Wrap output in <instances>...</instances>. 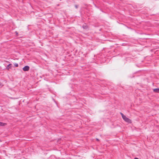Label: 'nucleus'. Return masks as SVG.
I'll return each instance as SVG.
<instances>
[{"instance_id":"obj_1","label":"nucleus","mask_w":159,"mask_h":159,"mask_svg":"<svg viewBox=\"0 0 159 159\" xmlns=\"http://www.w3.org/2000/svg\"><path fill=\"white\" fill-rule=\"evenodd\" d=\"M122 118L125 121L128 123H131V120L128 118L126 117L125 116H123Z\"/></svg>"},{"instance_id":"obj_2","label":"nucleus","mask_w":159,"mask_h":159,"mask_svg":"<svg viewBox=\"0 0 159 159\" xmlns=\"http://www.w3.org/2000/svg\"><path fill=\"white\" fill-rule=\"evenodd\" d=\"M22 69L23 70L25 71H28L30 69V67L28 66H26L24 67Z\"/></svg>"},{"instance_id":"obj_3","label":"nucleus","mask_w":159,"mask_h":159,"mask_svg":"<svg viewBox=\"0 0 159 159\" xmlns=\"http://www.w3.org/2000/svg\"><path fill=\"white\" fill-rule=\"evenodd\" d=\"M12 65L11 64H9L6 67V69L9 70V69L11 68Z\"/></svg>"},{"instance_id":"obj_4","label":"nucleus","mask_w":159,"mask_h":159,"mask_svg":"<svg viewBox=\"0 0 159 159\" xmlns=\"http://www.w3.org/2000/svg\"><path fill=\"white\" fill-rule=\"evenodd\" d=\"M153 91L156 93H159V88L154 89H153Z\"/></svg>"},{"instance_id":"obj_5","label":"nucleus","mask_w":159,"mask_h":159,"mask_svg":"<svg viewBox=\"0 0 159 159\" xmlns=\"http://www.w3.org/2000/svg\"><path fill=\"white\" fill-rule=\"evenodd\" d=\"M6 125V124L5 123H2L0 122V126H4Z\"/></svg>"},{"instance_id":"obj_6","label":"nucleus","mask_w":159,"mask_h":159,"mask_svg":"<svg viewBox=\"0 0 159 159\" xmlns=\"http://www.w3.org/2000/svg\"><path fill=\"white\" fill-rule=\"evenodd\" d=\"M82 27L84 29H87L88 28V27L86 25H83L82 26Z\"/></svg>"},{"instance_id":"obj_7","label":"nucleus","mask_w":159,"mask_h":159,"mask_svg":"<svg viewBox=\"0 0 159 159\" xmlns=\"http://www.w3.org/2000/svg\"><path fill=\"white\" fill-rule=\"evenodd\" d=\"M14 66L16 67H17L18 66V63H15L14 64Z\"/></svg>"},{"instance_id":"obj_8","label":"nucleus","mask_w":159,"mask_h":159,"mask_svg":"<svg viewBox=\"0 0 159 159\" xmlns=\"http://www.w3.org/2000/svg\"><path fill=\"white\" fill-rule=\"evenodd\" d=\"M120 114H121V116H122V118H123V116H125V115H123V114L122 113H120Z\"/></svg>"},{"instance_id":"obj_9","label":"nucleus","mask_w":159,"mask_h":159,"mask_svg":"<svg viewBox=\"0 0 159 159\" xmlns=\"http://www.w3.org/2000/svg\"><path fill=\"white\" fill-rule=\"evenodd\" d=\"M78 6L77 5H75V7L76 8H78Z\"/></svg>"},{"instance_id":"obj_10","label":"nucleus","mask_w":159,"mask_h":159,"mask_svg":"<svg viewBox=\"0 0 159 159\" xmlns=\"http://www.w3.org/2000/svg\"><path fill=\"white\" fill-rule=\"evenodd\" d=\"M134 159H139V158L137 157H135Z\"/></svg>"},{"instance_id":"obj_11","label":"nucleus","mask_w":159,"mask_h":159,"mask_svg":"<svg viewBox=\"0 0 159 159\" xmlns=\"http://www.w3.org/2000/svg\"><path fill=\"white\" fill-rule=\"evenodd\" d=\"M96 139L97 141H99V139Z\"/></svg>"},{"instance_id":"obj_12","label":"nucleus","mask_w":159,"mask_h":159,"mask_svg":"<svg viewBox=\"0 0 159 159\" xmlns=\"http://www.w3.org/2000/svg\"><path fill=\"white\" fill-rule=\"evenodd\" d=\"M1 83L0 82V86H1Z\"/></svg>"},{"instance_id":"obj_13","label":"nucleus","mask_w":159,"mask_h":159,"mask_svg":"<svg viewBox=\"0 0 159 159\" xmlns=\"http://www.w3.org/2000/svg\"><path fill=\"white\" fill-rule=\"evenodd\" d=\"M16 32V34H18V33Z\"/></svg>"}]
</instances>
